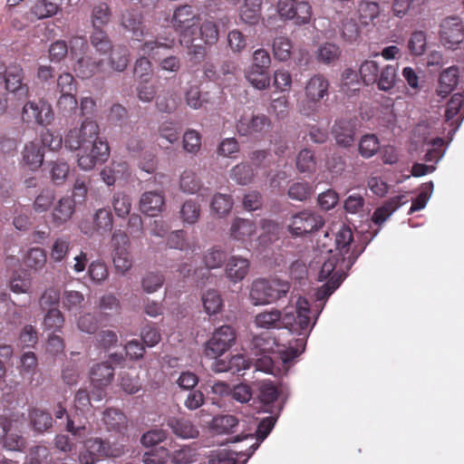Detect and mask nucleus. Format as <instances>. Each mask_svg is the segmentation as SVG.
Wrapping results in <instances>:
<instances>
[{"instance_id":"f257e3e1","label":"nucleus","mask_w":464,"mask_h":464,"mask_svg":"<svg viewBox=\"0 0 464 464\" xmlns=\"http://www.w3.org/2000/svg\"><path fill=\"white\" fill-rule=\"evenodd\" d=\"M100 128L95 121L87 117L79 126L69 130L64 138V146L71 151H76L78 167L89 171L97 164L105 161L109 156V146L99 136Z\"/></svg>"},{"instance_id":"f03ea898","label":"nucleus","mask_w":464,"mask_h":464,"mask_svg":"<svg viewBox=\"0 0 464 464\" xmlns=\"http://www.w3.org/2000/svg\"><path fill=\"white\" fill-rule=\"evenodd\" d=\"M353 233L350 227L343 225L335 235L334 249L328 251L329 256L324 260L319 272V280L328 279L316 293L317 300L331 295L339 287L352 267L358 254L351 250Z\"/></svg>"},{"instance_id":"7ed1b4c3","label":"nucleus","mask_w":464,"mask_h":464,"mask_svg":"<svg viewBox=\"0 0 464 464\" xmlns=\"http://www.w3.org/2000/svg\"><path fill=\"white\" fill-rule=\"evenodd\" d=\"M254 346L258 351L256 353V370L275 376L285 372L291 361L300 354L298 349L279 344L271 338L256 337Z\"/></svg>"},{"instance_id":"20e7f679","label":"nucleus","mask_w":464,"mask_h":464,"mask_svg":"<svg viewBox=\"0 0 464 464\" xmlns=\"http://www.w3.org/2000/svg\"><path fill=\"white\" fill-rule=\"evenodd\" d=\"M310 306L306 299L297 297L291 300V304L282 310V327L290 333L301 336L296 340L294 349H298L302 353L305 346V339L311 332L315 322L311 324Z\"/></svg>"},{"instance_id":"39448f33","label":"nucleus","mask_w":464,"mask_h":464,"mask_svg":"<svg viewBox=\"0 0 464 464\" xmlns=\"http://www.w3.org/2000/svg\"><path fill=\"white\" fill-rule=\"evenodd\" d=\"M198 23V17L190 5L179 6L173 14L172 24L181 34V43L186 45L190 53L202 56L205 53V47L192 36L197 30L195 26Z\"/></svg>"},{"instance_id":"423d86ee","label":"nucleus","mask_w":464,"mask_h":464,"mask_svg":"<svg viewBox=\"0 0 464 464\" xmlns=\"http://www.w3.org/2000/svg\"><path fill=\"white\" fill-rule=\"evenodd\" d=\"M285 281L256 279L249 288V299L254 305H266L276 302L289 291Z\"/></svg>"},{"instance_id":"0eeeda50","label":"nucleus","mask_w":464,"mask_h":464,"mask_svg":"<svg viewBox=\"0 0 464 464\" xmlns=\"http://www.w3.org/2000/svg\"><path fill=\"white\" fill-rule=\"evenodd\" d=\"M329 82L323 75L312 76L304 86V99L299 102V111L310 115L317 111L319 102L328 95Z\"/></svg>"},{"instance_id":"6e6552de","label":"nucleus","mask_w":464,"mask_h":464,"mask_svg":"<svg viewBox=\"0 0 464 464\" xmlns=\"http://www.w3.org/2000/svg\"><path fill=\"white\" fill-rule=\"evenodd\" d=\"M277 12L285 20H293L296 24H304L311 20L313 11L306 0H280Z\"/></svg>"},{"instance_id":"1a4fd4ad","label":"nucleus","mask_w":464,"mask_h":464,"mask_svg":"<svg viewBox=\"0 0 464 464\" xmlns=\"http://www.w3.org/2000/svg\"><path fill=\"white\" fill-rule=\"evenodd\" d=\"M21 119L25 123L49 125L53 120L52 105L44 100L27 102L21 112Z\"/></svg>"},{"instance_id":"9d476101","label":"nucleus","mask_w":464,"mask_h":464,"mask_svg":"<svg viewBox=\"0 0 464 464\" xmlns=\"http://www.w3.org/2000/svg\"><path fill=\"white\" fill-rule=\"evenodd\" d=\"M172 42H160L158 40H147L140 48V51L145 55H149L153 59H159V64L162 71L169 72H177L180 69L181 63L177 56H167L160 59V55L162 51L168 50L171 47Z\"/></svg>"},{"instance_id":"9b49d317","label":"nucleus","mask_w":464,"mask_h":464,"mask_svg":"<svg viewBox=\"0 0 464 464\" xmlns=\"http://www.w3.org/2000/svg\"><path fill=\"white\" fill-rule=\"evenodd\" d=\"M237 334L230 325H222L217 328L206 343L208 355L221 356L236 343Z\"/></svg>"},{"instance_id":"f8f14e48","label":"nucleus","mask_w":464,"mask_h":464,"mask_svg":"<svg viewBox=\"0 0 464 464\" xmlns=\"http://www.w3.org/2000/svg\"><path fill=\"white\" fill-rule=\"evenodd\" d=\"M440 42L448 49L455 50L464 40V26L458 16L444 18L440 25Z\"/></svg>"},{"instance_id":"ddd939ff","label":"nucleus","mask_w":464,"mask_h":464,"mask_svg":"<svg viewBox=\"0 0 464 464\" xmlns=\"http://www.w3.org/2000/svg\"><path fill=\"white\" fill-rule=\"evenodd\" d=\"M323 225L324 220L320 215L305 210L294 215L288 227L292 235L299 237L312 233Z\"/></svg>"},{"instance_id":"4468645a","label":"nucleus","mask_w":464,"mask_h":464,"mask_svg":"<svg viewBox=\"0 0 464 464\" xmlns=\"http://www.w3.org/2000/svg\"><path fill=\"white\" fill-rule=\"evenodd\" d=\"M236 127L241 136H257L269 130L270 121L265 115L245 112L237 120Z\"/></svg>"},{"instance_id":"2eb2a0df","label":"nucleus","mask_w":464,"mask_h":464,"mask_svg":"<svg viewBox=\"0 0 464 464\" xmlns=\"http://www.w3.org/2000/svg\"><path fill=\"white\" fill-rule=\"evenodd\" d=\"M165 207V197L160 191H146L141 194L139 208L140 210L150 217H157Z\"/></svg>"},{"instance_id":"dca6fc26","label":"nucleus","mask_w":464,"mask_h":464,"mask_svg":"<svg viewBox=\"0 0 464 464\" xmlns=\"http://www.w3.org/2000/svg\"><path fill=\"white\" fill-rule=\"evenodd\" d=\"M256 232L255 223L249 219L234 218L230 227V237L243 244L251 243L253 236Z\"/></svg>"},{"instance_id":"f3484780","label":"nucleus","mask_w":464,"mask_h":464,"mask_svg":"<svg viewBox=\"0 0 464 464\" xmlns=\"http://www.w3.org/2000/svg\"><path fill=\"white\" fill-rule=\"evenodd\" d=\"M84 447L88 451H93L99 457H121L125 453V449L121 445H111L101 439H89L84 442Z\"/></svg>"},{"instance_id":"a211bd4d","label":"nucleus","mask_w":464,"mask_h":464,"mask_svg":"<svg viewBox=\"0 0 464 464\" xmlns=\"http://www.w3.org/2000/svg\"><path fill=\"white\" fill-rule=\"evenodd\" d=\"M276 421V419L275 417L265 418L258 423H256V420H253V426L257 425V429L256 431V441L253 442L249 446L247 450H246L244 452L241 451L237 454V455L246 457V459L242 461L241 464H246L247 459L252 456V454L255 452V450L258 448L259 443L261 441H263L267 437V435L270 433V431L272 430V429L275 426Z\"/></svg>"},{"instance_id":"6ab92c4d","label":"nucleus","mask_w":464,"mask_h":464,"mask_svg":"<svg viewBox=\"0 0 464 464\" xmlns=\"http://www.w3.org/2000/svg\"><path fill=\"white\" fill-rule=\"evenodd\" d=\"M44 151L39 141L27 142L22 151V162L32 170L38 169L44 162Z\"/></svg>"},{"instance_id":"aec40b11","label":"nucleus","mask_w":464,"mask_h":464,"mask_svg":"<svg viewBox=\"0 0 464 464\" xmlns=\"http://www.w3.org/2000/svg\"><path fill=\"white\" fill-rule=\"evenodd\" d=\"M249 270V261L246 258L232 256L226 264L225 274L227 278L236 284L242 281Z\"/></svg>"},{"instance_id":"412c9836","label":"nucleus","mask_w":464,"mask_h":464,"mask_svg":"<svg viewBox=\"0 0 464 464\" xmlns=\"http://www.w3.org/2000/svg\"><path fill=\"white\" fill-rule=\"evenodd\" d=\"M74 203L72 198L63 197L54 205L52 211V223L58 227L67 223L74 213Z\"/></svg>"},{"instance_id":"4be33fe9","label":"nucleus","mask_w":464,"mask_h":464,"mask_svg":"<svg viewBox=\"0 0 464 464\" xmlns=\"http://www.w3.org/2000/svg\"><path fill=\"white\" fill-rule=\"evenodd\" d=\"M91 383L93 388L102 390L108 386L113 379V368L107 362L93 365L90 372Z\"/></svg>"},{"instance_id":"5701e85b","label":"nucleus","mask_w":464,"mask_h":464,"mask_svg":"<svg viewBox=\"0 0 464 464\" xmlns=\"http://www.w3.org/2000/svg\"><path fill=\"white\" fill-rule=\"evenodd\" d=\"M121 25L132 34V37L140 41L144 35L142 15L138 10L128 9L121 14Z\"/></svg>"},{"instance_id":"b1692460","label":"nucleus","mask_w":464,"mask_h":464,"mask_svg":"<svg viewBox=\"0 0 464 464\" xmlns=\"http://www.w3.org/2000/svg\"><path fill=\"white\" fill-rule=\"evenodd\" d=\"M23 426V421L17 420H13L3 439L4 447L6 450L20 451L24 448L25 440L21 435Z\"/></svg>"},{"instance_id":"393cba45","label":"nucleus","mask_w":464,"mask_h":464,"mask_svg":"<svg viewBox=\"0 0 464 464\" xmlns=\"http://www.w3.org/2000/svg\"><path fill=\"white\" fill-rule=\"evenodd\" d=\"M409 201L407 194H401L392 198L381 208H377L372 216L375 224H382L397 208Z\"/></svg>"},{"instance_id":"a878e982","label":"nucleus","mask_w":464,"mask_h":464,"mask_svg":"<svg viewBox=\"0 0 464 464\" xmlns=\"http://www.w3.org/2000/svg\"><path fill=\"white\" fill-rule=\"evenodd\" d=\"M23 70L18 66H10L6 69L4 76L5 88L8 92L25 95L26 85L23 83Z\"/></svg>"},{"instance_id":"bb28decb","label":"nucleus","mask_w":464,"mask_h":464,"mask_svg":"<svg viewBox=\"0 0 464 464\" xmlns=\"http://www.w3.org/2000/svg\"><path fill=\"white\" fill-rule=\"evenodd\" d=\"M74 71L82 78H89L93 74L106 71V64L102 59L85 56L78 60Z\"/></svg>"},{"instance_id":"cd10ccee","label":"nucleus","mask_w":464,"mask_h":464,"mask_svg":"<svg viewBox=\"0 0 464 464\" xmlns=\"http://www.w3.org/2000/svg\"><path fill=\"white\" fill-rule=\"evenodd\" d=\"M333 134L336 143L342 147H350L354 142V128L348 121L339 120L335 121L333 127Z\"/></svg>"},{"instance_id":"c85d7f7f","label":"nucleus","mask_w":464,"mask_h":464,"mask_svg":"<svg viewBox=\"0 0 464 464\" xmlns=\"http://www.w3.org/2000/svg\"><path fill=\"white\" fill-rule=\"evenodd\" d=\"M254 324L257 328L273 329L282 327V311L278 309L266 310L255 316Z\"/></svg>"},{"instance_id":"c756f323","label":"nucleus","mask_w":464,"mask_h":464,"mask_svg":"<svg viewBox=\"0 0 464 464\" xmlns=\"http://www.w3.org/2000/svg\"><path fill=\"white\" fill-rule=\"evenodd\" d=\"M459 81V68L450 66L444 70L440 76L438 94L446 97L457 86Z\"/></svg>"},{"instance_id":"7c9ffc66","label":"nucleus","mask_w":464,"mask_h":464,"mask_svg":"<svg viewBox=\"0 0 464 464\" xmlns=\"http://www.w3.org/2000/svg\"><path fill=\"white\" fill-rule=\"evenodd\" d=\"M108 66L115 72H123L129 63V51L125 46L117 45L108 53Z\"/></svg>"},{"instance_id":"2f4dec72","label":"nucleus","mask_w":464,"mask_h":464,"mask_svg":"<svg viewBox=\"0 0 464 464\" xmlns=\"http://www.w3.org/2000/svg\"><path fill=\"white\" fill-rule=\"evenodd\" d=\"M59 5L49 0H35L31 7L29 14L34 19L42 20L56 14Z\"/></svg>"},{"instance_id":"473e14b6","label":"nucleus","mask_w":464,"mask_h":464,"mask_svg":"<svg viewBox=\"0 0 464 464\" xmlns=\"http://www.w3.org/2000/svg\"><path fill=\"white\" fill-rule=\"evenodd\" d=\"M168 425L177 436L182 439H194L198 435V429L188 420L170 419Z\"/></svg>"},{"instance_id":"72a5a7b5","label":"nucleus","mask_w":464,"mask_h":464,"mask_svg":"<svg viewBox=\"0 0 464 464\" xmlns=\"http://www.w3.org/2000/svg\"><path fill=\"white\" fill-rule=\"evenodd\" d=\"M262 0H244L240 8L241 20L249 24H255L258 22L261 14Z\"/></svg>"},{"instance_id":"f704fd0d","label":"nucleus","mask_w":464,"mask_h":464,"mask_svg":"<svg viewBox=\"0 0 464 464\" xmlns=\"http://www.w3.org/2000/svg\"><path fill=\"white\" fill-rule=\"evenodd\" d=\"M202 303L205 312L209 314H217L223 307V299L218 290L208 289L202 295Z\"/></svg>"},{"instance_id":"c9c22d12","label":"nucleus","mask_w":464,"mask_h":464,"mask_svg":"<svg viewBox=\"0 0 464 464\" xmlns=\"http://www.w3.org/2000/svg\"><path fill=\"white\" fill-rule=\"evenodd\" d=\"M258 390L257 398L265 405H269L278 398L277 387L271 381H260L256 383Z\"/></svg>"},{"instance_id":"e433bc0d","label":"nucleus","mask_w":464,"mask_h":464,"mask_svg":"<svg viewBox=\"0 0 464 464\" xmlns=\"http://www.w3.org/2000/svg\"><path fill=\"white\" fill-rule=\"evenodd\" d=\"M200 212V205L194 199H188L181 206L179 218L184 224L193 225L198 220Z\"/></svg>"},{"instance_id":"4c0bfd02","label":"nucleus","mask_w":464,"mask_h":464,"mask_svg":"<svg viewBox=\"0 0 464 464\" xmlns=\"http://www.w3.org/2000/svg\"><path fill=\"white\" fill-rule=\"evenodd\" d=\"M397 67L392 64L385 65L378 75L377 83L378 89L381 91L388 92L392 90L396 82Z\"/></svg>"},{"instance_id":"58836bf2","label":"nucleus","mask_w":464,"mask_h":464,"mask_svg":"<svg viewBox=\"0 0 464 464\" xmlns=\"http://www.w3.org/2000/svg\"><path fill=\"white\" fill-rule=\"evenodd\" d=\"M380 6L376 2L362 1L358 5V15L361 24L368 25L380 14Z\"/></svg>"},{"instance_id":"ea45409f","label":"nucleus","mask_w":464,"mask_h":464,"mask_svg":"<svg viewBox=\"0 0 464 464\" xmlns=\"http://www.w3.org/2000/svg\"><path fill=\"white\" fill-rule=\"evenodd\" d=\"M111 206L118 218H125L130 215L131 199L129 195L123 192H116L112 196Z\"/></svg>"},{"instance_id":"a19ab883","label":"nucleus","mask_w":464,"mask_h":464,"mask_svg":"<svg viewBox=\"0 0 464 464\" xmlns=\"http://www.w3.org/2000/svg\"><path fill=\"white\" fill-rule=\"evenodd\" d=\"M113 266L117 273L125 275L132 267V257L128 248L119 247L113 251Z\"/></svg>"},{"instance_id":"79ce46f5","label":"nucleus","mask_w":464,"mask_h":464,"mask_svg":"<svg viewBox=\"0 0 464 464\" xmlns=\"http://www.w3.org/2000/svg\"><path fill=\"white\" fill-rule=\"evenodd\" d=\"M246 78L249 83L257 90H266L270 85L268 70H255L248 68L246 72Z\"/></svg>"},{"instance_id":"37998d69","label":"nucleus","mask_w":464,"mask_h":464,"mask_svg":"<svg viewBox=\"0 0 464 464\" xmlns=\"http://www.w3.org/2000/svg\"><path fill=\"white\" fill-rule=\"evenodd\" d=\"M180 189L188 194H194L201 188V181L192 169H185L179 179Z\"/></svg>"},{"instance_id":"c03bdc74","label":"nucleus","mask_w":464,"mask_h":464,"mask_svg":"<svg viewBox=\"0 0 464 464\" xmlns=\"http://www.w3.org/2000/svg\"><path fill=\"white\" fill-rule=\"evenodd\" d=\"M46 254L43 248L33 247L28 250L24 257V265L35 271L41 270L46 264Z\"/></svg>"},{"instance_id":"a18cd8bd","label":"nucleus","mask_w":464,"mask_h":464,"mask_svg":"<svg viewBox=\"0 0 464 464\" xmlns=\"http://www.w3.org/2000/svg\"><path fill=\"white\" fill-rule=\"evenodd\" d=\"M10 289L15 294H26L32 285V279L24 272H15L10 278Z\"/></svg>"},{"instance_id":"49530a36","label":"nucleus","mask_w":464,"mask_h":464,"mask_svg":"<svg viewBox=\"0 0 464 464\" xmlns=\"http://www.w3.org/2000/svg\"><path fill=\"white\" fill-rule=\"evenodd\" d=\"M233 206V201L228 195L217 193L211 201L210 208L218 217H224L227 215Z\"/></svg>"},{"instance_id":"de8ad7c7","label":"nucleus","mask_w":464,"mask_h":464,"mask_svg":"<svg viewBox=\"0 0 464 464\" xmlns=\"http://www.w3.org/2000/svg\"><path fill=\"white\" fill-rule=\"evenodd\" d=\"M292 43L285 36H278L273 42V53L276 59L285 62L291 56Z\"/></svg>"},{"instance_id":"09e8293b","label":"nucleus","mask_w":464,"mask_h":464,"mask_svg":"<svg viewBox=\"0 0 464 464\" xmlns=\"http://www.w3.org/2000/svg\"><path fill=\"white\" fill-rule=\"evenodd\" d=\"M111 19V12L109 6L101 3L95 5L92 12V24L95 29L101 30L102 26L107 24Z\"/></svg>"},{"instance_id":"8fccbe9b","label":"nucleus","mask_w":464,"mask_h":464,"mask_svg":"<svg viewBox=\"0 0 464 464\" xmlns=\"http://www.w3.org/2000/svg\"><path fill=\"white\" fill-rule=\"evenodd\" d=\"M199 35L200 37H195L198 40V43H199L203 47L205 44H214L217 43L218 39V30L217 25L210 21H207L203 23L199 28Z\"/></svg>"},{"instance_id":"3c124183","label":"nucleus","mask_w":464,"mask_h":464,"mask_svg":"<svg viewBox=\"0 0 464 464\" xmlns=\"http://www.w3.org/2000/svg\"><path fill=\"white\" fill-rule=\"evenodd\" d=\"M164 280V276L159 272H147L142 276L141 287L144 292L152 294L163 285Z\"/></svg>"},{"instance_id":"603ef678","label":"nucleus","mask_w":464,"mask_h":464,"mask_svg":"<svg viewBox=\"0 0 464 464\" xmlns=\"http://www.w3.org/2000/svg\"><path fill=\"white\" fill-rule=\"evenodd\" d=\"M127 170V165L125 163H115L105 167L101 171L102 179L108 185L111 186L115 183L116 179L121 177Z\"/></svg>"},{"instance_id":"864d4df0","label":"nucleus","mask_w":464,"mask_h":464,"mask_svg":"<svg viewBox=\"0 0 464 464\" xmlns=\"http://www.w3.org/2000/svg\"><path fill=\"white\" fill-rule=\"evenodd\" d=\"M70 250V242L63 237L56 238L50 249V259L54 263H60L66 258Z\"/></svg>"},{"instance_id":"5fc2aeb1","label":"nucleus","mask_w":464,"mask_h":464,"mask_svg":"<svg viewBox=\"0 0 464 464\" xmlns=\"http://www.w3.org/2000/svg\"><path fill=\"white\" fill-rule=\"evenodd\" d=\"M379 149L380 143L374 134H366L359 141V152L363 158L372 157Z\"/></svg>"},{"instance_id":"6e6d98bb","label":"nucleus","mask_w":464,"mask_h":464,"mask_svg":"<svg viewBox=\"0 0 464 464\" xmlns=\"http://www.w3.org/2000/svg\"><path fill=\"white\" fill-rule=\"evenodd\" d=\"M427 47L426 34L422 31L411 34L408 41V50L411 55L420 56L424 53Z\"/></svg>"},{"instance_id":"4d7b16f0","label":"nucleus","mask_w":464,"mask_h":464,"mask_svg":"<svg viewBox=\"0 0 464 464\" xmlns=\"http://www.w3.org/2000/svg\"><path fill=\"white\" fill-rule=\"evenodd\" d=\"M433 182L430 181L423 184L420 188L419 196L412 201L411 207L409 210V214H412L415 211L424 208L432 194Z\"/></svg>"},{"instance_id":"13d9d810","label":"nucleus","mask_w":464,"mask_h":464,"mask_svg":"<svg viewBox=\"0 0 464 464\" xmlns=\"http://www.w3.org/2000/svg\"><path fill=\"white\" fill-rule=\"evenodd\" d=\"M182 142L185 151L197 154L201 148V135L195 130H187L183 135Z\"/></svg>"},{"instance_id":"bf43d9fd","label":"nucleus","mask_w":464,"mask_h":464,"mask_svg":"<svg viewBox=\"0 0 464 464\" xmlns=\"http://www.w3.org/2000/svg\"><path fill=\"white\" fill-rule=\"evenodd\" d=\"M359 72L365 84H372L378 80L379 65L375 61L367 60L361 64Z\"/></svg>"},{"instance_id":"052dcab7","label":"nucleus","mask_w":464,"mask_h":464,"mask_svg":"<svg viewBox=\"0 0 464 464\" xmlns=\"http://www.w3.org/2000/svg\"><path fill=\"white\" fill-rule=\"evenodd\" d=\"M38 362L34 353L25 352L20 356L19 365L17 366L21 375H33L37 370Z\"/></svg>"},{"instance_id":"680f3d73","label":"nucleus","mask_w":464,"mask_h":464,"mask_svg":"<svg viewBox=\"0 0 464 464\" xmlns=\"http://www.w3.org/2000/svg\"><path fill=\"white\" fill-rule=\"evenodd\" d=\"M31 423L36 431L43 432L52 427L53 419L49 413L35 409L31 412Z\"/></svg>"},{"instance_id":"e2e57ef3","label":"nucleus","mask_w":464,"mask_h":464,"mask_svg":"<svg viewBox=\"0 0 464 464\" xmlns=\"http://www.w3.org/2000/svg\"><path fill=\"white\" fill-rule=\"evenodd\" d=\"M94 226L97 230L109 232L112 228L113 218L110 210L99 208L96 210L93 218Z\"/></svg>"},{"instance_id":"0e129e2a","label":"nucleus","mask_w":464,"mask_h":464,"mask_svg":"<svg viewBox=\"0 0 464 464\" xmlns=\"http://www.w3.org/2000/svg\"><path fill=\"white\" fill-rule=\"evenodd\" d=\"M238 424V420L232 415H223L214 418L213 428L218 433H230Z\"/></svg>"},{"instance_id":"69168bd1","label":"nucleus","mask_w":464,"mask_h":464,"mask_svg":"<svg viewBox=\"0 0 464 464\" xmlns=\"http://www.w3.org/2000/svg\"><path fill=\"white\" fill-rule=\"evenodd\" d=\"M254 173L249 165L241 163L231 170V179L238 184L246 185L252 181Z\"/></svg>"},{"instance_id":"338daca9","label":"nucleus","mask_w":464,"mask_h":464,"mask_svg":"<svg viewBox=\"0 0 464 464\" xmlns=\"http://www.w3.org/2000/svg\"><path fill=\"white\" fill-rule=\"evenodd\" d=\"M339 48L335 44H324L318 48L316 58L321 63H331L339 57Z\"/></svg>"},{"instance_id":"774afa93","label":"nucleus","mask_w":464,"mask_h":464,"mask_svg":"<svg viewBox=\"0 0 464 464\" xmlns=\"http://www.w3.org/2000/svg\"><path fill=\"white\" fill-rule=\"evenodd\" d=\"M91 42L95 50L101 54L107 55L112 48L107 34L102 30L94 31Z\"/></svg>"}]
</instances>
